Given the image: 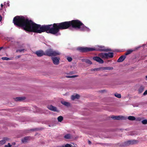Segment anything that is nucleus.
Returning <instances> with one entry per match:
<instances>
[{"instance_id": "17", "label": "nucleus", "mask_w": 147, "mask_h": 147, "mask_svg": "<svg viewBox=\"0 0 147 147\" xmlns=\"http://www.w3.org/2000/svg\"><path fill=\"white\" fill-rule=\"evenodd\" d=\"M61 103L62 104L66 107H68L70 105V104L69 102L64 101H61Z\"/></svg>"}, {"instance_id": "24", "label": "nucleus", "mask_w": 147, "mask_h": 147, "mask_svg": "<svg viewBox=\"0 0 147 147\" xmlns=\"http://www.w3.org/2000/svg\"><path fill=\"white\" fill-rule=\"evenodd\" d=\"M78 76L77 75H73L72 76H66V77L68 78H74Z\"/></svg>"}, {"instance_id": "9", "label": "nucleus", "mask_w": 147, "mask_h": 147, "mask_svg": "<svg viewBox=\"0 0 147 147\" xmlns=\"http://www.w3.org/2000/svg\"><path fill=\"white\" fill-rule=\"evenodd\" d=\"M93 59L100 63H102L104 62L103 60L99 57H94Z\"/></svg>"}, {"instance_id": "3", "label": "nucleus", "mask_w": 147, "mask_h": 147, "mask_svg": "<svg viewBox=\"0 0 147 147\" xmlns=\"http://www.w3.org/2000/svg\"><path fill=\"white\" fill-rule=\"evenodd\" d=\"M92 49H94L93 51H107L109 50L104 46H96L94 48H92Z\"/></svg>"}, {"instance_id": "46", "label": "nucleus", "mask_w": 147, "mask_h": 147, "mask_svg": "<svg viewBox=\"0 0 147 147\" xmlns=\"http://www.w3.org/2000/svg\"><path fill=\"white\" fill-rule=\"evenodd\" d=\"M111 69H113V68L112 67H111Z\"/></svg>"}, {"instance_id": "45", "label": "nucleus", "mask_w": 147, "mask_h": 147, "mask_svg": "<svg viewBox=\"0 0 147 147\" xmlns=\"http://www.w3.org/2000/svg\"><path fill=\"white\" fill-rule=\"evenodd\" d=\"M94 69V70H95V69L96 70H97V69Z\"/></svg>"}, {"instance_id": "4", "label": "nucleus", "mask_w": 147, "mask_h": 147, "mask_svg": "<svg viewBox=\"0 0 147 147\" xmlns=\"http://www.w3.org/2000/svg\"><path fill=\"white\" fill-rule=\"evenodd\" d=\"M138 142V140H129L125 142L124 145L126 146L132 145L137 144Z\"/></svg>"}, {"instance_id": "12", "label": "nucleus", "mask_w": 147, "mask_h": 147, "mask_svg": "<svg viewBox=\"0 0 147 147\" xmlns=\"http://www.w3.org/2000/svg\"><path fill=\"white\" fill-rule=\"evenodd\" d=\"M80 98V96L78 94H74L71 96V99L72 100H74L78 99Z\"/></svg>"}, {"instance_id": "8", "label": "nucleus", "mask_w": 147, "mask_h": 147, "mask_svg": "<svg viewBox=\"0 0 147 147\" xmlns=\"http://www.w3.org/2000/svg\"><path fill=\"white\" fill-rule=\"evenodd\" d=\"M32 139V138L29 136L26 137L22 139V141L24 143L28 142Z\"/></svg>"}, {"instance_id": "19", "label": "nucleus", "mask_w": 147, "mask_h": 147, "mask_svg": "<svg viewBox=\"0 0 147 147\" xmlns=\"http://www.w3.org/2000/svg\"><path fill=\"white\" fill-rule=\"evenodd\" d=\"M82 61L89 64H92V62L90 60L88 59H82Z\"/></svg>"}, {"instance_id": "26", "label": "nucleus", "mask_w": 147, "mask_h": 147, "mask_svg": "<svg viewBox=\"0 0 147 147\" xmlns=\"http://www.w3.org/2000/svg\"><path fill=\"white\" fill-rule=\"evenodd\" d=\"M132 52V51L128 50L125 53V55H127L130 54Z\"/></svg>"}, {"instance_id": "25", "label": "nucleus", "mask_w": 147, "mask_h": 147, "mask_svg": "<svg viewBox=\"0 0 147 147\" xmlns=\"http://www.w3.org/2000/svg\"><path fill=\"white\" fill-rule=\"evenodd\" d=\"M73 146V145L69 144H66L63 145V147H72Z\"/></svg>"}, {"instance_id": "11", "label": "nucleus", "mask_w": 147, "mask_h": 147, "mask_svg": "<svg viewBox=\"0 0 147 147\" xmlns=\"http://www.w3.org/2000/svg\"><path fill=\"white\" fill-rule=\"evenodd\" d=\"M47 108L49 110L54 111L58 112L56 107L52 105H49L47 107Z\"/></svg>"}, {"instance_id": "20", "label": "nucleus", "mask_w": 147, "mask_h": 147, "mask_svg": "<svg viewBox=\"0 0 147 147\" xmlns=\"http://www.w3.org/2000/svg\"><path fill=\"white\" fill-rule=\"evenodd\" d=\"M128 119L130 120L133 121L136 119V118L134 116H130L128 117Z\"/></svg>"}, {"instance_id": "16", "label": "nucleus", "mask_w": 147, "mask_h": 147, "mask_svg": "<svg viewBox=\"0 0 147 147\" xmlns=\"http://www.w3.org/2000/svg\"><path fill=\"white\" fill-rule=\"evenodd\" d=\"M145 87L144 86H140L138 90V93L139 94L142 93L144 90Z\"/></svg>"}, {"instance_id": "42", "label": "nucleus", "mask_w": 147, "mask_h": 147, "mask_svg": "<svg viewBox=\"0 0 147 147\" xmlns=\"http://www.w3.org/2000/svg\"><path fill=\"white\" fill-rule=\"evenodd\" d=\"M3 5L2 4H1V7H3Z\"/></svg>"}, {"instance_id": "29", "label": "nucleus", "mask_w": 147, "mask_h": 147, "mask_svg": "<svg viewBox=\"0 0 147 147\" xmlns=\"http://www.w3.org/2000/svg\"><path fill=\"white\" fill-rule=\"evenodd\" d=\"M67 59L69 62H71L72 60V58L70 57H68Z\"/></svg>"}, {"instance_id": "22", "label": "nucleus", "mask_w": 147, "mask_h": 147, "mask_svg": "<svg viewBox=\"0 0 147 147\" xmlns=\"http://www.w3.org/2000/svg\"><path fill=\"white\" fill-rule=\"evenodd\" d=\"M63 119V117L62 116H60L57 118L58 121L59 122H61Z\"/></svg>"}, {"instance_id": "37", "label": "nucleus", "mask_w": 147, "mask_h": 147, "mask_svg": "<svg viewBox=\"0 0 147 147\" xmlns=\"http://www.w3.org/2000/svg\"><path fill=\"white\" fill-rule=\"evenodd\" d=\"M57 147H63V145H61V146H58Z\"/></svg>"}, {"instance_id": "15", "label": "nucleus", "mask_w": 147, "mask_h": 147, "mask_svg": "<svg viewBox=\"0 0 147 147\" xmlns=\"http://www.w3.org/2000/svg\"><path fill=\"white\" fill-rule=\"evenodd\" d=\"M123 117L122 116H112L111 117V118L114 119L116 120H120L122 119Z\"/></svg>"}, {"instance_id": "36", "label": "nucleus", "mask_w": 147, "mask_h": 147, "mask_svg": "<svg viewBox=\"0 0 147 147\" xmlns=\"http://www.w3.org/2000/svg\"><path fill=\"white\" fill-rule=\"evenodd\" d=\"M88 143L89 144H91V142L89 140L88 141Z\"/></svg>"}, {"instance_id": "40", "label": "nucleus", "mask_w": 147, "mask_h": 147, "mask_svg": "<svg viewBox=\"0 0 147 147\" xmlns=\"http://www.w3.org/2000/svg\"><path fill=\"white\" fill-rule=\"evenodd\" d=\"M113 97H112V98H111V100H113Z\"/></svg>"}, {"instance_id": "44", "label": "nucleus", "mask_w": 147, "mask_h": 147, "mask_svg": "<svg viewBox=\"0 0 147 147\" xmlns=\"http://www.w3.org/2000/svg\"><path fill=\"white\" fill-rule=\"evenodd\" d=\"M13 145H15V142H14V143H13Z\"/></svg>"}, {"instance_id": "13", "label": "nucleus", "mask_w": 147, "mask_h": 147, "mask_svg": "<svg viewBox=\"0 0 147 147\" xmlns=\"http://www.w3.org/2000/svg\"><path fill=\"white\" fill-rule=\"evenodd\" d=\"M26 99V98L24 96H20L14 98V100L16 101H22Z\"/></svg>"}, {"instance_id": "23", "label": "nucleus", "mask_w": 147, "mask_h": 147, "mask_svg": "<svg viewBox=\"0 0 147 147\" xmlns=\"http://www.w3.org/2000/svg\"><path fill=\"white\" fill-rule=\"evenodd\" d=\"M115 96L119 98H121V96L120 94H118L117 93H115L114 94Z\"/></svg>"}, {"instance_id": "47", "label": "nucleus", "mask_w": 147, "mask_h": 147, "mask_svg": "<svg viewBox=\"0 0 147 147\" xmlns=\"http://www.w3.org/2000/svg\"><path fill=\"white\" fill-rule=\"evenodd\" d=\"M20 57V56H18V57Z\"/></svg>"}, {"instance_id": "6", "label": "nucleus", "mask_w": 147, "mask_h": 147, "mask_svg": "<svg viewBox=\"0 0 147 147\" xmlns=\"http://www.w3.org/2000/svg\"><path fill=\"white\" fill-rule=\"evenodd\" d=\"M99 57L105 59H108L110 57V53H100L98 55Z\"/></svg>"}, {"instance_id": "5", "label": "nucleus", "mask_w": 147, "mask_h": 147, "mask_svg": "<svg viewBox=\"0 0 147 147\" xmlns=\"http://www.w3.org/2000/svg\"><path fill=\"white\" fill-rule=\"evenodd\" d=\"M78 50L82 52H85L93 51L94 49L91 48L79 47L77 48Z\"/></svg>"}, {"instance_id": "1", "label": "nucleus", "mask_w": 147, "mask_h": 147, "mask_svg": "<svg viewBox=\"0 0 147 147\" xmlns=\"http://www.w3.org/2000/svg\"><path fill=\"white\" fill-rule=\"evenodd\" d=\"M13 21L15 25L22 27L25 30L28 31L41 33L46 31L47 33L57 36L60 34L58 33L59 29H66L70 26L81 30L89 31V28L78 20H73L60 23H55L51 28L50 26H52V25L41 26L40 25L34 23L31 20H29L22 16H16L14 18Z\"/></svg>"}, {"instance_id": "41", "label": "nucleus", "mask_w": 147, "mask_h": 147, "mask_svg": "<svg viewBox=\"0 0 147 147\" xmlns=\"http://www.w3.org/2000/svg\"><path fill=\"white\" fill-rule=\"evenodd\" d=\"M104 68V69H107V67H105V68Z\"/></svg>"}, {"instance_id": "28", "label": "nucleus", "mask_w": 147, "mask_h": 147, "mask_svg": "<svg viewBox=\"0 0 147 147\" xmlns=\"http://www.w3.org/2000/svg\"><path fill=\"white\" fill-rule=\"evenodd\" d=\"M2 59L3 60H8L10 59L9 58L6 57H2Z\"/></svg>"}, {"instance_id": "27", "label": "nucleus", "mask_w": 147, "mask_h": 147, "mask_svg": "<svg viewBox=\"0 0 147 147\" xmlns=\"http://www.w3.org/2000/svg\"><path fill=\"white\" fill-rule=\"evenodd\" d=\"M142 122L144 124H147V119L143 120L142 121Z\"/></svg>"}, {"instance_id": "38", "label": "nucleus", "mask_w": 147, "mask_h": 147, "mask_svg": "<svg viewBox=\"0 0 147 147\" xmlns=\"http://www.w3.org/2000/svg\"><path fill=\"white\" fill-rule=\"evenodd\" d=\"M70 74H73V72H70Z\"/></svg>"}, {"instance_id": "21", "label": "nucleus", "mask_w": 147, "mask_h": 147, "mask_svg": "<svg viewBox=\"0 0 147 147\" xmlns=\"http://www.w3.org/2000/svg\"><path fill=\"white\" fill-rule=\"evenodd\" d=\"M64 138L67 139H69L72 138V136L69 134H67L65 136Z\"/></svg>"}, {"instance_id": "2", "label": "nucleus", "mask_w": 147, "mask_h": 147, "mask_svg": "<svg viewBox=\"0 0 147 147\" xmlns=\"http://www.w3.org/2000/svg\"><path fill=\"white\" fill-rule=\"evenodd\" d=\"M45 55L49 56H57L61 54L59 51H54L52 49L47 50L45 51Z\"/></svg>"}, {"instance_id": "14", "label": "nucleus", "mask_w": 147, "mask_h": 147, "mask_svg": "<svg viewBox=\"0 0 147 147\" xmlns=\"http://www.w3.org/2000/svg\"><path fill=\"white\" fill-rule=\"evenodd\" d=\"M126 57V56L125 55L121 56L117 60V62H121L123 61L124 60Z\"/></svg>"}, {"instance_id": "32", "label": "nucleus", "mask_w": 147, "mask_h": 147, "mask_svg": "<svg viewBox=\"0 0 147 147\" xmlns=\"http://www.w3.org/2000/svg\"><path fill=\"white\" fill-rule=\"evenodd\" d=\"M24 50V49H19L17 51V52L19 51L20 52H21L22 51H23Z\"/></svg>"}, {"instance_id": "18", "label": "nucleus", "mask_w": 147, "mask_h": 147, "mask_svg": "<svg viewBox=\"0 0 147 147\" xmlns=\"http://www.w3.org/2000/svg\"><path fill=\"white\" fill-rule=\"evenodd\" d=\"M8 139L7 138H5L3 140L0 141V146L5 144L6 141L8 140Z\"/></svg>"}, {"instance_id": "7", "label": "nucleus", "mask_w": 147, "mask_h": 147, "mask_svg": "<svg viewBox=\"0 0 147 147\" xmlns=\"http://www.w3.org/2000/svg\"><path fill=\"white\" fill-rule=\"evenodd\" d=\"M52 59L53 63L55 65H58L59 63L60 58L57 57H53Z\"/></svg>"}, {"instance_id": "30", "label": "nucleus", "mask_w": 147, "mask_h": 147, "mask_svg": "<svg viewBox=\"0 0 147 147\" xmlns=\"http://www.w3.org/2000/svg\"><path fill=\"white\" fill-rule=\"evenodd\" d=\"M11 145L9 143H8L7 145H5V147H11Z\"/></svg>"}, {"instance_id": "31", "label": "nucleus", "mask_w": 147, "mask_h": 147, "mask_svg": "<svg viewBox=\"0 0 147 147\" xmlns=\"http://www.w3.org/2000/svg\"><path fill=\"white\" fill-rule=\"evenodd\" d=\"M146 95H147V90H146L143 94L144 96H145Z\"/></svg>"}, {"instance_id": "43", "label": "nucleus", "mask_w": 147, "mask_h": 147, "mask_svg": "<svg viewBox=\"0 0 147 147\" xmlns=\"http://www.w3.org/2000/svg\"><path fill=\"white\" fill-rule=\"evenodd\" d=\"M146 80H147V76H146Z\"/></svg>"}, {"instance_id": "10", "label": "nucleus", "mask_w": 147, "mask_h": 147, "mask_svg": "<svg viewBox=\"0 0 147 147\" xmlns=\"http://www.w3.org/2000/svg\"><path fill=\"white\" fill-rule=\"evenodd\" d=\"M36 54L38 57H41L43 55H45V52L42 50H39L38 51H36L35 52Z\"/></svg>"}, {"instance_id": "34", "label": "nucleus", "mask_w": 147, "mask_h": 147, "mask_svg": "<svg viewBox=\"0 0 147 147\" xmlns=\"http://www.w3.org/2000/svg\"><path fill=\"white\" fill-rule=\"evenodd\" d=\"M72 144L74 145V146H73L74 147H77V145L76 144H73V143H72Z\"/></svg>"}, {"instance_id": "33", "label": "nucleus", "mask_w": 147, "mask_h": 147, "mask_svg": "<svg viewBox=\"0 0 147 147\" xmlns=\"http://www.w3.org/2000/svg\"><path fill=\"white\" fill-rule=\"evenodd\" d=\"M113 56V53H111V58H112Z\"/></svg>"}, {"instance_id": "39", "label": "nucleus", "mask_w": 147, "mask_h": 147, "mask_svg": "<svg viewBox=\"0 0 147 147\" xmlns=\"http://www.w3.org/2000/svg\"><path fill=\"white\" fill-rule=\"evenodd\" d=\"M3 47H0V51L3 49Z\"/></svg>"}, {"instance_id": "35", "label": "nucleus", "mask_w": 147, "mask_h": 147, "mask_svg": "<svg viewBox=\"0 0 147 147\" xmlns=\"http://www.w3.org/2000/svg\"><path fill=\"white\" fill-rule=\"evenodd\" d=\"M2 20V17L0 15V22H1Z\"/></svg>"}]
</instances>
